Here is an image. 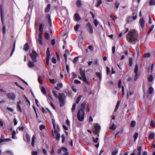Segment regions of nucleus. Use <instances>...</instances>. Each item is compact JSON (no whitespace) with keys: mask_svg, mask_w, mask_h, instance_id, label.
Instances as JSON below:
<instances>
[{"mask_svg":"<svg viewBox=\"0 0 155 155\" xmlns=\"http://www.w3.org/2000/svg\"><path fill=\"white\" fill-rule=\"evenodd\" d=\"M138 33L135 30L133 29L129 31L126 35V38L130 43L135 44L138 40Z\"/></svg>","mask_w":155,"mask_h":155,"instance_id":"nucleus-1","label":"nucleus"},{"mask_svg":"<svg viewBox=\"0 0 155 155\" xmlns=\"http://www.w3.org/2000/svg\"><path fill=\"white\" fill-rule=\"evenodd\" d=\"M29 49V47L28 43H26L24 46V50L26 51H28Z\"/></svg>","mask_w":155,"mask_h":155,"instance_id":"nucleus-22","label":"nucleus"},{"mask_svg":"<svg viewBox=\"0 0 155 155\" xmlns=\"http://www.w3.org/2000/svg\"><path fill=\"white\" fill-rule=\"evenodd\" d=\"M138 136V133L137 132L135 133L134 135V141H135V140L137 138Z\"/></svg>","mask_w":155,"mask_h":155,"instance_id":"nucleus-47","label":"nucleus"},{"mask_svg":"<svg viewBox=\"0 0 155 155\" xmlns=\"http://www.w3.org/2000/svg\"><path fill=\"white\" fill-rule=\"evenodd\" d=\"M45 39L48 40L49 38L50 35L48 32H46L45 34Z\"/></svg>","mask_w":155,"mask_h":155,"instance_id":"nucleus-31","label":"nucleus"},{"mask_svg":"<svg viewBox=\"0 0 155 155\" xmlns=\"http://www.w3.org/2000/svg\"><path fill=\"white\" fill-rule=\"evenodd\" d=\"M150 126L153 128L155 127V122L153 120H151L150 123Z\"/></svg>","mask_w":155,"mask_h":155,"instance_id":"nucleus-37","label":"nucleus"},{"mask_svg":"<svg viewBox=\"0 0 155 155\" xmlns=\"http://www.w3.org/2000/svg\"><path fill=\"white\" fill-rule=\"evenodd\" d=\"M21 102L20 100H19L17 102V110L20 112H22V109L20 106V105L21 104Z\"/></svg>","mask_w":155,"mask_h":155,"instance_id":"nucleus-12","label":"nucleus"},{"mask_svg":"<svg viewBox=\"0 0 155 155\" xmlns=\"http://www.w3.org/2000/svg\"><path fill=\"white\" fill-rule=\"evenodd\" d=\"M30 56L33 61V62H37V57L38 56V54L35 50H33L32 53L29 54Z\"/></svg>","mask_w":155,"mask_h":155,"instance_id":"nucleus-5","label":"nucleus"},{"mask_svg":"<svg viewBox=\"0 0 155 155\" xmlns=\"http://www.w3.org/2000/svg\"><path fill=\"white\" fill-rule=\"evenodd\" d=\"M149 4L150 6H152L155 5V0H150L149 1Z\"/></svg>","mask_w":155,"mask_h":155,"instance_id":"nucleus-30","label":"nucleus"},{"mask_svg":"<svg viewBox=\"0 0 155 155\" xmlns=\"http://www.w3.org/2000/svg\"><path fill=\"white\" fill-rule=\"evenodd\" d=\"M25 137L27 142H29L30 140V137L29 135L28 134H26L25 135Z\"/></svg>","mask_w":155,"mask_h":155,"instance_id":"nucleus-29","label":"nucleus"},{"mask_svg":"<svg viewBox=\"0 0 155 155\" xmlns=\"http://www.w3.org/2000/svg\"><path fill=\"white\" fill-rule=\"evenodd\" d=\"M52 62L54 64H56V59L54 57L52 58Z\"/></svg>","mask_w":155,"mask_h":155,"instance_id":"nucleus-55","label":"nucleus"},{"mask_svg":"<svg viewBox=\"0 0 155 155\" xmlns=\"http://www.w3.org/2000/svg\"><path fill=\"white\" fill-rule=\"evenodd\" d=\"M28 65L29 68H31L34 67L35 64L33 62L30 61L28 63Z\"/></svg>","mask_w":155,"mask_h":155,"instance_id":"nucleus-17","label":"nucleus"},{"mask_svg":"<svg viewBox=\"0 0 155 155\" xmlns=\"http://www.w3.org/2000/svg\"><path fill=\"white\" fill-rule=\"evenodd\" d=\"M153 27H154L153 25H152V26H150L149 30L148 31V32H147L148 35H149L150 33V32L152 31V30H153Z\"/></svg>","mask_w":155,"mask_h":155,"instance_id":"nucleus-33","label":"nucleus"},{"mask_svg":"<svg viewBox=\"0 0 155 155\" xmlns=\"http://www.w3.org/2000/svg\"><path fill=\"white\" fill-rule=\"evenodd\" d=\"M38 82L40 84H42V82L40 76H38Z\"/></svg>","mask_w":155,"mask_h":155,"instance_id":"nucleus-50","label":"nucleus"},{"mask_svg":"<svg viewBox=\"0 0 155 155\" xmlns=\"http://www.w3.org/2000/svg\"><path fill=\"white\" fill-rule=\"evenodd\" d=\"M54 133L56 134V138L57 140H59L60 138V134L57 131L54 130Z\"/></svg>","mask_w":155,"mask_h":155,"instance_id":"nucleus-20","label":"nucleus"},{"mask_svg":"<svg viewBox=\"0 0 155 155\" xmlns=\"http://www.w3.org/2000/svg\"><path fill=\"white\" fill-rule=\"evenodd\" d=\"M51 5L50 4H48L45 9V12L47 13L50 11L51 8Z\"/></svg>","mask_w":155,"mask_h":155,"instance_id":"nucleus-18","label":"nucleus"},{"mask_svg":"<svg viewBox=\"0 0 155 155\" xmlns=\"http://www.w3.org/2000/svg\"><path fill=\"white\" fill-rule=\"evenodd\" d=\"M74 83L77 84H79L81 83V81L79 80L76 79L74 81Z\"/></svg>","mask_w":155,"mask_h":155,"instance_id":"nucleus-63","label":"nucleus"},{"mask_svg":"<svg viewBox=\"0 0 155 155\" xmlns=\"http://www.w3.org/2000/svg\"><path fill=\"white\" fill-rule=\"evenodd\" d=\"M38 153L36 151H33L31 153L32 155H38Z\"/></svg>","mask_w":155,"mask_h":155,"instance_id":"nucleus-64","label":"nucleus"},{"mask_svg":"<svg viewBox=\"0 0 155 155\" xmlns=\"http://www.w3.org/2000/svg\"><path fill=\"white\" fill-rule=\"evenodd\" d=\"M82 97V96H79L77 98V99H76V102L75 103H76V104H78L79 102L80 101L81 98Z\"/></svg>","mask_w":155,"mask_h":155,"instance_id":"nucleus-36","label":"nucleus"},{"mask_svg":"<svg viewBox=\"0 0 155 155\" xmlns=\"http://www.w3.org/2000/svg\"><path fill=\"white\" fill-rule=\"evenodd\" d=\"M2 5H0V13L1 19L2 23V24L3 22V12L2 8Z\"/></svg>","mask_w":155,"mask_h":155,"instance_id":"nucleus-10","label":"nucleus"},{"mask_svg":"<svg viewBox=\"0 0 155 155\" xmlns=\"http://www.w3.org/2000/svg\"><path fill=\"white\" fill-rule=\"evenodd\" d=\"M86 28L90 34H92L93 33V27L90 22L87 23L86 25Z\"/></svg>","mask_w":155,"mask_h":155,"instance_id":"nucleus-6","label":"nucleus"},{"mask_svg":"<svg viewBox=\"0 0 155 155\" xmlns=\"http://www.w3.org/2000/svg\"><path fill=\"white\" fill-rule=\"evenodd\" d=\"M106 71L107 74H109L110 73V71L109 68L108 67H106Z\"/></svg>","mask_w":155,"mask_h":155,"instance_id":"nucleus-60","label":"nucleus"},{"mask_svg":"<svg viewBox=\"0 0 155 155\" xmlns=\"http://www.w3.org/2000/svg\"><path fill=\"white\" fill-rule=\"evenodd\" d=\"M126 30L124 32H123H123L122 33V32L120 33L119 34V37H121L122 36V33H123L124 34H125V33H126L127 32V31H128V30H129V29H128V28H126Z\"/></svg>","mask_w":155,"mask_h":155,"instance_id":"nucleus-34","label":"nucleus"},{"mask_svg":"<svg viewBox=\"0 0 155 155\" xmlns=\"http://www.w3.org/2000/svg\"><path fill=\"white\" fill-rule=\"evenodd\" d=\"M2 31L3 34H5L6 31L5 27V26H3Z\"/></svg>","mask_w":155,"mask_h":155,"instance_id":"nucleus-57","label":"nucleus"},{"mask_svg":"<svg viewBox=\"0 0 155 155\" xmlns=\"http://www.w3.org/2000/svg\"><path fill=\"white\" fill-rule=\"evenodd\" d=\"M118 150H113L111 153V154L112 155H116L117 153Z\"/></svg>","mask_w":155,"mask_h":155,"instance_id":"nucleus-43","label":"nucleus"},{"mask_svg":"<svg viewBox=\"0 0 155 155\" xmlns=\"http://www.w3.org/2000/svg\"><path fill=\"white\" fill-rule=\"evenodd\" d=\"M7 97L8 99L11 100H14L15 98V95L13 93H9L7 94Z\"/></svg>","mask_w":155,"mask_h":155,"instance_id":"nucleus-8","label":"nucleus"},{"mask_svg":"<svg viewBox=\"0 0 155 155\" xmlns=\"http://www.w3.org/2000/svg\"><path fill=\"white\" fill-rule=\"evenodd\" d=\"M78 60V57H76L73 60V62L74 63H75Z\"/></svg>","mask_w":155,"mask_h":155,"instance_id":"nucleus-62","label":"nucleus"},{"mask_svg":"<svg viewBox=\"0 0 155 155\" xmlns=\"http://www.w3.org/2000/svg\"><path fill=\"white\" fill-rule=\"evenodd\" d=\"M138 67L137 64H136L135 65V68L134 69V73H138Z\"/></svg>","mask_w":155,"mask_h":155,"instance_id":"nucleus-32","label":"nucleus"},{"mask_svg":"<svg viewBox=\"0 0 155 155\" xmlns=\"http://www.w3.org/2000/svg\"><path fill=\"white\" fill-rule=\"evenodd\" d=\"M42 35H41V33H39L38 35V39L37 41L40 44L41 46L42 45Z\"/></svg>","mask_w":155,"mask_h":155,"instance_id":"nucleus-15","label":"nucleus"},{"mask_svg":"<svg viewBox=\"0 0 155 155\" xmlns=\"http://www.w3.org/2000/svg\"><path fill=\"white\" fill-rule=\"evenodd\" d=\"M45 128V126L43 125H41L39 127V129L42 130Z\"/></svg>","mask_w":155,"mask_h":155,"instance_id":"nucleus-54","label":"nucleus"},{"mask_svg":"<svg viewBox=\"0 0 155 155\" xmlns=\"http://www.w3.org/2000/svg\"><path fill=\"white\" fill-rule=\"evenodd\" d=\"M80 25L78 24H77L74 27V29L75 31H78V28L79 27Z\"/></svg>","mask_w":155,"mask_h":155,"instance_id":"nucleus-48","label":"nucleus"},{"mask_svg":"<svg viewBox=\"0 0 155 155\" xmlns=\"http://www.w3.org/2000/svg\"><path fill=\"white\" fill-rule=\"evenodd\" d=\"M101 129L100 125L97 124L95 126V129L94 131V134H98L100 132V130Z\"/></svg>","mask_w":155,"mask_h":155,"instance_id":"nucleus-7","label":"nucleus"},{"mask_svg":"<svg viewBox=\"0 0 155 155\" xmlns=\"http://www.w3.org/2000/svg\"><path fill=\"white\" fill-rule=\"evenodd\" d=\"M49 60L50 57H46V63L48 65H50Z\"/></svg>","mask_w":155,"mask_h":155,"instance_id":"nucleus-46","label":"nucleus"},{"mask_svg":"<svg viewBox=\"0 0 155 155\" xmlns=\"http://www.w3.org/2000/svg\"><path fill=\"white\" fill-rule=\"evenodd\" d=\"M65 153L68 152V149L66 147H62L60 149H59L58 151V153L59 154H61L62 153L61 152Z\"/></svg>","mask_w":155,"mask_h":155,"instance_id":"nucleus-9","label":"nucleus"},{"mask_svg":"<svg viewBox=\"0 0 155 155\" xmlns=\"http://www.w3.org/2000/svg\"><path fill=\"white\" fill-rule=\"evenodd\" d=\"M86 104V102H83L81 105V109H80L77 114V117L78 120L80 121H82L84 119L85 112L84 109Z\"/></svg>","mask_w":155,"mask_h":155,"instance_id":"nucleus-2","label":"nucleus"},{"mask_svg":"<svg viewBox=\"0 0 155 155\" xmlns=\"http://www.w3.org/2000/svg\"><path fill=\"white\" fill-rule=\"evenodd\" d=\"M155 137V134L153 132H151L149 134V138L151 139H153Z\"/></svg>","mask_w":155,"mask_h":155,"instance_id":"nucleus-25","label":"nucleus"},{"mask_svg":"<svg viewBox=\"0 0 155 155\" xmlns=\"http://www.w3.org/2000/svg\"><path fill=\"white\" fill-rule=\"evenodd\" d=\"M80 74L83 78V81L87 85H90V82L89 81H87L85 76V70L80 68L79 69Z\"/></svg>","mask_w":155,"mask_h":155,"instance_id":"nucleus-4","label":"nucleus"},{"mask_svg":"<svg viewBox=\"0 0 155 155\" xmlns=\"http://www.w3.org/2000/svg\"><path fill=\"white\" fill-rule=\"evenodd\" d=\"M133 62V59L131 58H130L129 59V65L130 67H131Z\"/></svg>","mask_w":155,"mask_h":155,"instance_id":"nucleus-40","label":"nucleus"},{"mask_svg":"<svg viewBox=\"0 0 155 155\" xmlns=\"http://www.w3.org/2000/svg\"><path fill=\"white\" fill-rule=\"evenodd\" d=\"M61 137L62 138L61 142L62 143H64L65 140V137L64 134H62L61 136Z\"/></svg>","mask_w":155,"mask_h":155,"instance_id":"nucleus-53","label":"nucleus"},{"mask_svg":"<svg viewBox=\"0 0 155 155\" xmlns=\"http://www.w3.org/2000/svg\"><path fill=\"white\" fill-rule=\"evenodd\" d=\"M116 128V127L114 124H113L110 127V129L112 130H115Z\"/></svg>","mask_w":155,"mask_h":155,"instance_id":"nucleus-58","label":"nucleus"},{"mask_svg":"<svg viewBox=\"0 0 155 155\" xmlns=\"http://www.w3.org/2000/svg\"><path fill=\"white\" fill-rule=\"evenodd\" d=\"M77 6L78 8L81 7L82 5L81 0H77L76 2Z\"/></svg>","mask_w":155,"mask_h":155,"instance_id":"nucleus-19","label":"nucleus"},{"mask_svg":"<svg viewBox=\"0 0 155 155\" xmlns=\"http://www.w3.org/2000/svg\"><path fill=\"white\" fill-rule=\"evenodd\" d=\"M94 24L95 26L96 27L98 25V22L96 19H94Z\"/></svg>","mask_w":155,"mask_h":155,"instance_id":"nucleus-59","label":"nucleus"},{"mask_svg":"<svg viewBox=\"0 0 155 155\" xmlns=\"http://www.w3.org/2000/svg\"><path fill=\"white\" fill-rule=\"evenodd\" d=\"M154 91V90L153 87L151 86L149 88L148 91L149 94H151L153 93Z\"/></svg>","mask_w":155,"mask_h":155,"instance_id":"nucleus-24","label":"nucleus"},{"mask_svg":"<svg viewBox=\"0 0 155 155\" xmlns=\"http://www.w3.org/2000/svg\"><path fill=\"white\" fill-rule=\"evenodd\" d=\"M96 75L99 78L100 80L101 79V74L100 72H96Z\"/></svg>","mask_w":155,"mask_h":155,"instance_id":"nucleus-45","label":"nucleus"},{"mask_svg":"<svg viewBox=\"0 0 155 155\" xmlns=\"http://www.w3.org/2000/svg\"><path fill=\"white\" fill-rule=\"evenodd\" d=\"M41 91L43 93V94H46V90H45V88L44 87H41Z\"/></svg>","mask_w":155,"mask_h":155,"instance_id":"nucleus-42","label":"nucleus"},{"mask_svg":"<svg viewBox=\"0 0 155 155\" xmlns=\"http://www.w3.org/2000/svg\"><path fill=\"white\" fill-rule=\"evenodd\" d=\"M71 75L72 77L74 78H76L77 77V75L74 72H72Z\"/></svg>","mask_w":155,"mask_h":155,"instance_id":"nucleus-52","label":"nucleus"},{"mask_svg":"<svg viewBox=\"0 0 155 155\" xmlns=\"http://www.w3.org/2000/svg\"><path fill=\"white\" fill-rule=\"evenodd\" d=\"M76 103H74L72 105V108H71V111L72 113L73 114L75 112V110L76 108Z\"/></svg>","mask_w":155,"mask_h":155,"instance_id":"nucleus-23","label":"nucleus"},{"mask_svg":"<svg viewBox=\"0 0 155 155\" xmlns=\"http://www.w3.org/2000/svg\"><path fill=\"white\" fill-rule=\"evenodd\" d=\"M120 101H118L117 103V104L116 105V106H115V108L114 110V112H116L118 108L119 105H120Z\"/></svg>","mask_w":155,"mask_h":155,"instance_id":"nucleus-26","label":"nucleus"},{"mask_svg":"<svg viewBox=\"0 0 155 155\" xmlns=\"http://www.w3.org/2000/svg\"><path fill=\"white\" fill-rule=\"evenodd\" d=\"M48 98L49 99V101H50V106L53 108L55 110L56 109L54 105V104L52 103V102L50 101V99L51 100H52V98L51 97V96L50 95L48 94Z\"/></svg>","mask_w":155,"mask_h":155,"instance_id":"nucleus-11","label":"nucleus"},{"mask_svg":"<svg viewBox=\"0 0 155 155\" xmlns=\"http://www.w3.org/2000/svg\"><path fill=\"white\" fill-rule=\"evenodd\" d=\"M60 106L62 107L64 106L65 103L66 96L63 93L59 94V96L58 97Z\"/></svg>","mask_w":155,"mask_h":155,"instance_id":"nucleus-3","label":"nucleus"},{"mask_svg":"<svg viewBox=\"0 0 155 155\" xmlns=\"http://www.w3.org/2000/svg\"><path fill=\"white\" fill-rule=\"evenodd\" d=\"M150 54L149 53H147L144 54L143 57L144 58H148L150 56Z\"/></svg>","mask_w":155,"mask_h":155,"instance_id":"nucleus-38","label":"nucleus"},{"mask_svg":"<svg viewBox=\"0 0 155 155\" xmlns=\"http://www.w3.org/2000/svg\"><path fill=\"white\" fill-rule=\"evenodd\" d=\"M135 77L134 78V80L135 81H136L137 80V79L139 77V75L138 74V73H135Z\"/></svg>","mask_w":155,"mask_h":155,"instance_id":"nucleus-49","label":"nucleus"},{"mask_svg":"<svg viewBox=\"0 0 155 155\" xmlns=\"http://www.w3.org/2000/svg\"><path fill=\"white\" fill-rule=\"evenodd\" d=\"M15 42H14V43L13 46V48L12 49L11 53L10 54V56H12V54H13L14 52L15 51Z\"/></svg>","mask_w":155,"mask_h":155,"instance_id":"nucleus-35","label":"nucleus"},{"mask_svg":"<svg viewBox=\"0 0 155 155\" xmlns=\"http://www.w3.org/2000/svg\"><path fill=\"white\" fill-rule=\"evenodd\" d=\"M92 139H93V141L94 143H97L98 140V137H97L95 139L94 137H92Z\"/></svg>","mask_w":155,"mask_h":155,"instance_id":"nucleus-51","label":"nucleus"},{"mask_svg":"<svg viewBox=\"0 0 155 155\" xmlns=\"http://www.w3.org/2000/svg\"><path fill=\"white\" fill-rule=\"evenodd\" d=\"M74 18L76 21H78L81 20V18L78 13H76L74 15Z\"/></svg>","mask_w":155,"mask_h":155,"instance_id":"nucleus-14","label":"nucleus"},{"mask_svg":"<svg viewBox=\"0 0 155 155\" xmlns=\"http://www.w3.org/2000/svg\"><path fill=\"white\" fill-rule=\"evenodd\" d=\"M135 124H136L135 122L134 121H132L131 122L130 125V126L131 127H134L135 126Z\"/></svg>","mask_w":155,"mask_h":155,"instance_id":"nucleus-41","label":"nucleus"},{"mask_svg":"<svg viewBox=\"0 0 155 155\" xmlns=\"http://www.w3.org/2000/svg\"><path fill=\"white\" fill-rule=\"evenodd\" d=\"M148 80L149 82H150L152 81L153 80V75H150L148 78Z\"/></svg>","mask_w":155,"mask_h":155,"instance_id":"nucleus-28","label":"nucleus"},{"mask_svg":"<svg viewBox=\"0 0 155 155\" xmlns=\"http://www.w3.org/2000/svg\"><path fill=\"white\" fill-rule=\"evenodd\" d=\"M139 23L141 28L143 29L144 27V20L143 18H141L139 20Z\"/></svg>","mask_w":155,"mask_h":155,"instance_id":"nucleus-13","label":"nucleus"},{"mask_svg":"<svg viewBox=\"0 0 155 155\" xmlns=\"http://www.w3.org/2000/svg\"><path fill=\"white\" fill-rule=\"evenodd\" d=\"M93 64L94 65H97L98 64V62L97 59H95L93 61Z\"/></svg>","mask_w":155,"mask_h":155,"instance_id":"nucleus-61","label":"nucleus"},{"mask_svg":"<svg viewBox=\"0 0 155 155\" xmlns=\"http://www.w3.org/2000/svg\"><path fill=\"white\" fill-rule=\"evenodd\" d=\"M136 50L137 53V56H138L140 54V51L139 48V46L138 44H137L136 46Z\"/></svg>","mask_w":155,"mask_h":155,"instance_id":"nucleus-27","label":"nucleus"},{"mask_svg":"<svg viewBox=\"0 0 155 155\" xmlns=\"http://www.w3.org/2000/svg\"><path fill=\"white\" fill-rule=\"evenodd\" d=\"M50 52L49 50V48H48L47 49L46 51V57H50Z\"/></svg>","mask_w":155,"mask_h":155,"instance_id":"nucleus-39","label":"nucleus"},{"mask_svg":"<svg viewBox=\"0 0 155 155\" xmlns=\"http://www.w3.org/2000/svg\"><path fill=\"white\" fill-rule=\"evenodd\" d=\"M102 3V1L101 0H99L97 1V4L96 5V7H99L100 5Z\"/></svg>","mask_w":155,"mask_h":155,"instance_id":"nucleus-44","label":"nucleus"},{"mask_svg":"<svg viewBox=\"0 0 155 155\" xmlns=\"http://www.w3.org/2000/svg\"><path fill=\"white\" fill-rule=\"evenodd\" d=\"M137 14L134 12L133 13V18L134 20H135L137 18Z\"/></svg>","mask_w":155,"mask_h":155,"instance_id":"nucleus-56","label":"nucleus"},{"mask_svg":"<svg viewBox=\"0 0 155 155\" xmlns=\"http://www.w3.org/2000/svg\"><path fill=\"white\" fill-rule=\"evenodd\" d=\"M46 18L48 20V24L50 27L52 25L51 21V16L49 14H48L46 17Z\"/></svg>","mask_w":155,"mask_h":155,"instance_id":"nucleus-16","label":"nucleus"},{"mask_svg":"<svg viewBox=\"0 0 155 155\" xmlns=\"http://www.w3.org/2000/svg\"><path fill=\"white\" fill-rule=\"evenodd\" d=\"M44 25L42 24H40L39 26V31L40 33H41V35L42 34V32L43 29Z\"/></svg>","mask_w":155,"mask_h":155,"instance_id":"nucleus-21","label":"nucleus"}]
</instances>
